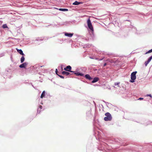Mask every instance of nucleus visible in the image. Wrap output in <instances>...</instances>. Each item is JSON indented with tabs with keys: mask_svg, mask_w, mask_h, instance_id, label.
<instances>
[{
	"mask_svg": "<svg viewBox=\"0 0 152 152\" xmlns=\"http://www.w3.org/2000/svg\"><path fill=\"white\" fill-rule=\"evenodd\" d=\"M105 115L106 116L104 118V120L105 121H110L112 119V116L109 113L107 112L105 113Z\"/></svg>",
	"mask_w": 152,
	"mask_h": 152,
	"instance_id": "nucleus-1",
	"label": "nucleus"
},
{
	"mask_svg": "<svg viewBox=\"0 0 152 152\" xmlns=\"http://www.w3.org/2000/svg\"><path fill=\"white\" fill-rule=\"evenodd\" d=\"M87 23L89 28L92 31H94V28L90 18H89L88 19Z\"/></svg>",
	"mask_w": 152,
	"mask_h": 152,
	"instance_id": "nucleus-2",
	"label": "nucleus"
},
{
	"mask_svg": "<svg viewBox=\"0 0 152 152\" xmlns=\"http://www.w3.org/2000/svg\"><path fill=\"white\" fill-rule=\"evenodd\" d=\"M137 72L136 71L134 72H132L131 75V79L130 82L131 83H133L134 81V80L136 79V74Z\"/></svg>",
	"mask_w": 152,
	"mask_h": 152,
	"instance_id": "nucleus-3",
	"label": "nucleus"
},
{
	"mask_svg": "<svg viewBox=\"0 0 152 152\" xmlns=\"http://www.w3.org/2000/svg\"><path fill=\"white\" fill-rule=\"evenodd\" d=\"M109 62L111 63H114L115 65H117L118 64L119 61L118 60L115 61L114 59H112L109 61Z\"/></svg>",
	"mask_w": 152,
	"mask_h": 152,
	"instance_id": "nucleus-4",
	"label": "nucleus"
},
{
	"mask_svg": "<svg viewBox=\"0 0 152 152\" xmlns=\"http://www.w3.org/2000/svg\"><path fill=\"white\" fill-rule=\"evenodd\" d=\"M71 67L69 65L66 66V67L64 68V69L66 71L70 72H72L71 70Z\"/></svg>",
	"mask_w": 152,
	"mask_h": 152,
	"instance_id": "nucleus-5",
	"label": "nucleus"
},
{
	"mask_svg": "<svg viewBox=\"0 0 152 152\" xmlns=\"http://www.w3.org/2000/svg\"><path fill=\"white\" fill-rule=\"evenodd\" d=\"M152 59V56L149 57V58L148 59L147 61H146L145 62V66H147L148 64L151 61V60Z\"/></svg>",
	"mask_w": 152,
	"mask_h": 152,
	"instance_id": "nucleus-6",
	"label": "nucleus"
},
{
	"mask_svg": "<svg viewBox=\"0 0 152 152\" xmlns=\"http://www.w3.org/2000/svg\"><path fill=\"white\" fill-rule=\"evenodd\" d=\"M28 65V63L27 62H25L22 64L20 65L19 66V67L20 68H25L26 66Z\"/></svg>",
	"mask_w": 152,
	"mask_h": 152,
	"instance_id": "nucleus-7",
	"label": "nucleus"
},
{
	"mask_svg": "<svg viewBox=\"0 0 152 152\" xmlns=\"http://www.w3.org/2000/svg\"><path fill=\"white\" fill-rule=\"evenodd\" d=\"M73 33H65V35L69 37H71L73 35Z\"/></svg>",
	"mask_w": 152,
	"mask_h": 152,
	"instance_id": "nucleus-8",
	"label": "nucleus"
},
{
	"mask_svg": "<svg viewBox=\"0 0 152 152\" xmlns=\"http://www.w3.org/2000/svg\"><path fill=\"white\" fill-rule=\"evenodd\" d=\"M99 80V78L98 77H95L93 80L92 81V83H95L97 81H98Z\"/></svg>",
	"mask_w": 152,
	"mask_h": 152,
	"instance_id": "nucleus-9",
	"label": "nucleus"
},
{
	"mask_svg": "<svg viewBox=\"0 0 152 152\" xmlns=\"http://www.w3.org/2000/svg\"><path fill=\"white\" fill-rule=\"evenodd\" d=\"M83 3L81 2H78L77 1H75V2L73 3V5H78L80 4H82Z\"/></svg>",
	"mask_w": 152,
	"mask_h": 152,
	"instance_id": "nucleus-10",
	"label": "nucleus"
},
{
	"mask_svg": "<svg viewBox=\"0 0 152 152\" xmlns=\"http://www.w3.org/2000/svg\"><path fill=\"white\" fill-rule=\"evenodd\" d=\"M86 78L88 79L89 80H91L92 79V78L90 77L89 75L88 74L86 75L85 76Z\"/></svg>",
	"mask_w": 152,
	"mask_h": 152,
	"instance_id": "nucleus-11",
	"label": "nucleus"
},
{
	"mask_svg": "<svg viewBox=\"0 0 152 152\" xmlns=\"http://www.w3.org/2000/svg\"><path fill=\"white\" fill-rule=\"evenodd\" d=\"M17 51L21 55H24V54L23 53V52L22 50L21 49H17Z\"/></svg>",
	"mask_w": 152,
	"mask_h": 152,
	"instance_id": "nucleus-12",
	"label": "nucleus"
},
{
	"mask_svg": "<svg viewBox=\"0 0 152 152\" xmlns=\"http://www.w3.org/2000/svg\"><path fill=\"white\" fill-rule=\"evenodd\" d=\"M62 74L64 75H68L70 73L66 71H63L62 72Z\"/></svg>",
	"mask_w": 152,
	"mask_h": 152,
	"instance_id": "nucleus-13",
	"label": "nucleus"
},
{
	"mask_svg": "<svg viewBox=\"0 0 152 152\" xmlns=\"http://www.w3.org/2000/svg\"><path fill=\"white\" fill-rule=\"evenodd\" d=\"M76 75V76H79L80 75L81 76H83V74L82 73H80L77 72V73H74Z\"/></svg>",
	"mask_w": 152,
	"mask_h": 152,
	"instance_id": "nucleus-14",
	"label": "nucleus"
},
{
	"mask_svg": "<svg viewBox=\"0 0 152 152\" xmlns=\"http://www.w3.org/2000/svg\"><path fill=\"white\" fill-rule=\"evenodd\" d=\"M45 91H43L41 96V98H42L43 97H44L45 96Z\"/></svg>",
	"mask_w": 152,
	"mask_h": 152,
	"instance_id": "nucleus-15",
	"label": "nucleus"
},
{
	"mask_svg": "<svg viewBox=\"0 0 152 152\" xmlns=\"http://www.w3.org/2000/svg\"><path fill=\"white\" fill-rule=\"evenodd\" d=\"M25 60V58L24 56H23L21 57L20 59V61L21 63H23Z\"/></svg>",
	"mask_w": 152,
	"mask_h": 152,
	"instance_id": "nucleus-16",
	"label": "nucleus"
},
{
	"mask_svg": "<svg viewBox=\"0 0 152 152\" xmlns=\"http://www.w3.org/2000/svg\"><path fill=\"white\" fill-rule=\"evenodd\" d=\"M59 10L61 11H67L68 10L66 9H62L60 8L59 9Z\"/></svg>",
	"mask_w": 152,
	"mask_h": 152,
	"instance_id": "nucleus-17",
	"label": "nucleus"
},
{
	"mask_svg": "<svg viewBox=\"0 0 152 152\" xmlns=\"http://www.w3.org/2000/svg\"><path fill=\"white\" fill-rule=\"evenodd\" d=\"M2 27L3 28H8V27L6 24H4L3 25Z\"/></svg>",
	"mask_w": 152,
	"mask_h": 152,
	"instance_id": "nucleus-18",
	"label": "nucleus"
},
{
	"mask_svg": "<svg viewBox=\"0 0 152 152\" xmlns=\"http://www.w3.org/2000/svg\"><path fill=\"white\" fill-rule=\"evenodd\" d=\"M152 52V49L151 50H149L147 52L145 53V54H147L151 53Z\"/></svg>",
	"mask_w": 152,
	"mask_h": 152,
	"instance_id": "nucleus-19",
	"label": "nucleus"
},
{
	"mask_svg": "<svg viewBox=\"0 0 152 152\" xmlns=\"http://www.w3.org/2000/svg\"><path fill=\"white\" fill-rule=\"evenodd\" d=\"M58 75L59 77H60L61 78H62V79H64V77L61 76V75Z\"/></svg>",
	"mask_w": 152,
	"mask_h": 152,
	"instance_id": "nucleus-20",
	"label": "nucleus"
},
{
	"mask_svg": "<svg viewBox=\"0 0 152 152\" xmlns=\"http://www.w3.org/2000/svg\"><path fill=\"white\" fill-rule=\"evenodd\" d=\"M58 71L57 69H56V74L57 75H58Z\"/></svg>",
	"mask_w": 152,
	"mask_h": 152,
	"instance_id": "nucleus-21",
	"label": "nucleus"
},
{
	"mask_svg": "<svg viewBox=\"0 0 152 152\" xmlns=\"http://www.w3.org/2000/svg\"><path fill=\"white\" fill-rule=\"evenodd\" d=\"M119 83H115V86L118 85L119 84Z\"/></svg>",
	"mask_w": 152,
	"mask_h": 152,
	"instance_id": "nucleus-22",
	"label": "nucleus"
},
{
	"mask_svg": "<svg viewBox=\"0 0 152 152\" xmlns=\"http://www.w3.org/2000/svg\"><path fill=\"white\" fill-rule=\"evenodd\" d=\"M39 108L40 109H42V106L41 105H39Z\"/></svg>",
	"mask_w": 152,
	"mask_h": 152,
	"instance_id": "nucleus-23",
	"label": "nucleus"
},
{
	"mask_svg": "<svg viewBox=\"0 0 152 152\" xmlns=\"http://www.w3.org/2000/svg\"><path fill=\"white\" fill-rule=\"evenodd\" d=\"M147 96H150V97H151V94L148 95H147Z\"/></svg>",
	"mask_w": 152,
	"mask_h": 152,
	"instance_id": "nucleus-24",
	"label": "nucleus"
},
{
	"mask_svg": "<svg viewBox=\"0 0 152 152\" xmlns=\"http://www.w3.org/2000/svg\"><path fill=\"white\" fill-rule=\"evenodd\" d=\"M107 65V63H105L104 64V66H106Z\"/></svg>",
	"mask_w": 152,
	"mask_h": 152,
	"instance_id": "nucleus-25",
	"label": "nucleus"
},
{
	"mask_svg": "<svg viewBox=\"0 0 152 152\" xmlns=\"http://www.w3.org/2000/svg\"><path fill=\"white\" fill-rule=\"evenodd\" d=\"M143 99V98H140L138 100H142Z\"/></svg>",
	"mask_w": 152,
	"mask_h": 152,
	"instance_id": "nucleus-26",
	"label": "nucleus"
},
{
	"mask_svg": "<svg viewBox=\"0 0 152 152\" xmlns=\"http://www.w3.org/2000/svg\"><path fill=\"white\" fill-rule=\"evenodd\" d=\"M40 66V67H43V66Z\"/></svg>",
	"mask_w": 152,
	"mask_h": 152,
	"instance_id": "nucleus-27",
	"label": "nucleus"
}]
</instances>
